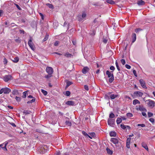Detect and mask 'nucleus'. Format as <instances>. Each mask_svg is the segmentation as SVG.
Masks as SVG:
<instances>
[{
  "label": "nucleus",
  "mask_w": 155,
  "mask_h": 155,
  "mask_svg": "<svg viewBox=\"0 0 155 155\" xmlns=\"http://www.w3.org/2000/svg\"><path fill=\"white\" fill-rule=\"evenodd\" d=\"M35 98H33L30 101H28L27 102V103L28 104L32 103L33 102H35Z\"/></svg>",
  "instance_id": "nucleus-27"
},
{
  "label": "nucleus",
  "mask_w": 155,
  "mask_h": 155,
  "mask_svg": "<svg viewBox=\"0 0 155 155\" xmlns=\"http://www.w3.org/2000/svg\"><path fill=\"white\" fill-rule=\"evenodd\" d=\"M8 108H9V109H13V107L12 106H8Z\"/></svg>",
  "instance_id": "nucleus-64"
},
{
  "label": "nucleus",
  "mask_w": 155,
  "mask_h": 155,
  "mask_svg": "<svg viewBox=\"0 0 155 155\" xmlns=\"http://www.w3.org/2000/svg\"><path fill=\"white\" fill-rule=\"evenodd\" d=\"M121 127L123 129H125L126 127L128 128H130V127L128 126H125L124 124H121L120 125Z\"/></svg>",
  "instance_id": "nucleus-18"
},
{
  "label": "nucleus",
  "mask_w": 155,
  "mask_h": 155,
  "mask_svg": "<svg viewBox=\"0 0 155 155\" xmlns=\"http://www.w3.org/2000/svg\"><path fill=\"white\" fill-rule=\"evenodd\" d=\"M41 92L43 94L46 95L47 94V92L46 91L42 89L41 90Z\"/></svg>",
  "instance_id": "nucleus-36"
},
{
  "label": "nucleus",
  "mask_w": 155,
  "mask_h": 155,
  "mask_svg": "<svg viewBox=\"0 0 155 155\" xmlns=\"http://www.w3.org/2000/svg\"><path fill=\"white\" fill-rule=\"evenodd\" d=\"M147 101H148V105L151 108H152L155 106V102L154 101L149 99Z\"/></svg>",
  "instance_id": "nucleus-4"
},
{
  "label": "nucleus",
  "mask_w": 155,
  "mask_h": 155,
  "mask_svg": "<svg viewBox=\"0 0 155 155\" xmlns=\"http://www.w3.org/2000/svg\"><path fill=\"white\" fill-rule=\"evenodd\" d=\"M66 124L68 126H71V123L68 121H66L65 122Z\"/></svg>",
  "instance_id": "nucleus-34"
},
{
  "label": "nucleus",
  "mask_w": 155,
  "mask_h": 155,
  "mask_svg": "<svg viewBox=\"0 0 155 155\" xmlns=\"http://www.w3.org/2000/svg\"><path fill=\"white\" fill-rule=\"evenodd\" d=\"M118 97V95L114 94H111L110 96V98L112 99H114Z\"/></svg>",
  "instance_id": "nucleus-23"
},
{
  "label": "nucleus",
  "mask_w": 155,
  "mask_h": 155,
  "mask_svg": "<svg viewBox=\"0 0 155 155\" xmlns=\"http://www.w3.org/2000/svg\"><path fill=\"white\" fill-rule=\"evenodd\" d=\"M12 79V77L10 75H5L3 77V80L6 82H8Z\"/></svg>",
  "instance_id": "nucleus-5"
},
{
  "label": "nucleus",
  "mask_w": 155,
  "mask_h": 155,
  "mask_svg": "<svg viewBox=\"0 0 155 155\" xmlns=\"http://www.w3.org/2000/svg\"><path fill=\"white\" fill-rule=\"evenodd\" d=\"M58 22H54L53 23V26L54 28H56L58 26Z\"/></svg>",
  "instance_id": "nucleus-30"
},
{
  "label": "nucleus",
  "mask_w": 155,
  "mask_h": 155,
  "mask_svg": "<svg viewBox=\"0 0 155 155\" xmlns=\"http://www.w3.org/2000/svg\"><path fill=\"white\" fill-rule=\"evenodd\" d=\"M128 118H130L132 117L133 116V114L130 113H128L126 114Z\"/></svg>",
  "instance_id": "nucleus-28"
},
{
  "label": "nucleus",
  "mask_w": 155,
  "mask_h": 155,
  "mask_svg": "<svg viewBox=\"0 0 155 155\" xmlns=\"http://www.w3.org/2000/svg\"><path fill=\"white\" fill-rule=\"evenodd\" d=\"M115 64L118 70L120 71V68L119 67L117 61H116Z\"/></svg>",
  "instance_id": "nucleus-32"
},
{
  "label": "nucleus",
  "mask_w": 155,
  "mask_h": 155,
  "mask_svg": "<svg viewBox=\"0 0 155 155\" xmlns=\"http://www.w3.org/2000/svg\"><path fill=\"white\" fill-rule=\"evenodd\" d=\"M139 82L142 87L143 88L147 89V87L146 85L145 82L142 79H140L139 80Z\"/></svg>",
  "instance_id": "nucleus-7"
},
{
  "label": "nucleus",
  "mask_w": 155,
  "mask_h": 155,
  "mask_svg": "<svg viewBox=\"0 0 155 155\" xmlns=\"http://www.w3.org/2000/svg\"><path fill=\"white\" fill-rule=\"evenodd\" d=\"M114 114L112 113H111L109 115V117L110 118H113L114 117Z\"/></svg>",
  "instance_id": "nucleus-40"
},
{
  "label": "nucleus",
  "mask_w": 155,
  "mask_h": 155,
  "mask_svg": "<svg viewBox=\"0 0 155 155\" xmlns=\"http://www.w3.org/2000/svg\"><path fill=\"white\" fill-rule=\"evenodd\" d=\"M149 120L152 123H153L154 121V120L153 118H151L149 119Z\"/></svg>",
  "instance_id": "nucleus-55"
},
{
  "label": "nucleus",
  "mask_w": 155,
  "mask_h": 155,
  "mask_svg": "<svg viewBox=\"0 0 155 155\" xmlns=\"http://www.w3.org/2000/svg\"><path fill=\"white\" fill-rule=\"evenodd\" d=\"M48 38V35H46L45 36V38L43 40V41H46L47 40Z\"/></svg>",
  "instance_id": "nucleus-45"
},
{
  "label": "nucleus",
  "mask_w": 155,
  "mask_h": 155,
  "mask_svg": "<svg viewBox=\"0 0 155 155\" xmlns=\"http://www.w3.org/2000/svg\"><path fill=\"white\" fill-rule=\"evenodd\" d=\"M12 94L14 95H17L18 94V91L16 89H14L12 91Z\"/></svg>",
  "instance_id": "nucleus-26"
},
{
  "label": "nucleus",
  "mask_w": 155,
  "mask_h": 155,
  "mask_svg": "<svg viewBox=\"0 0 155 155\" xmlns=\"http://www.w3.org/2000/svg\"><path fill=\"white\" fill-rule=\"evenodd\" d=\"M143 95V93L141 91H136L134 93V96L136 97H141Z\"/></svg>",
  "instance_id": "nucleus-6"
},
{
  "label": "nucleus",
  "mask_w": 155,
  "mask_h": 155,
  "mask_svg": "<svg viewBox=\"0 0 155 155\" xmlns=\"http://www.w3.org/2000/svg\"><path fill=\"white\" fill-rule=\"evenodd\" d=\"M53 54H57L58 55H62V54H61V53H58V52H54V53H53Z\"/></svg>",
  "instance_id": "nucleus-62"
},
{
  "label": "nucleus",
  "mask_w": 155,
  "mask_h": 155,
  "mask_svg": "<svg viewBox=\"0 0 155 155\" xmlns=\"http://www.w3.org/2000/svg\"><path fill=\"white\" fill-rule=\"evenodd\" d=\"M140 101L137 99H135L133 101V104L134 105H136L137 104H140Z\"/></svg>",
  "instance_id": "nucleus-22"
},
{
  "label": "nucleus",
  "mask_w": 155,
  "mask_h": 155,
  "mask_svg": "<svg viewBox=\"0 0 155 155\" xmlns=\"http://www.w3.org/2000/svg\"><path fill=\"white\" fill-rule=\"evenodd\" d=\"M2 149L4 150L5 151H7V150L6 147H2Z\"/></svg>",
  "instance_id": "nucleus-58"
},
{
  "label": "nucleus",
  "mask_w": 155,
  "mask_h": 155,
  "mask_svg": "<svg viewBox=\"0 0 155 155\" xmlns=\"http://www.w3.org/2000/svg\"><path fill=\"white\" fill-rule=\"evenodd\" d=\"M121 62L123 65H124L125 64V61L124 59H122L120 60Z\"/></svg>",
  "instance_id": "nucleus-42"
},
{
  "label": "nucleus",
  "mask_w": 155,
  "mask_h": 155,
  "mask_svg": "<svg viewBox=\"0 0 155 155\" xmlns=\"http://www.w3.org/2000/svg\"><path fill=\"white\" fill-rule=\"evenodd\" d=\"M3 12L2 10H0V17L2 15Z\"/></svg>",
  "instance_id": "nucleus-59"
},
{
  "label": "nucleus",
  "mask_w": 155,
  "mask_h": 155,
  "mask_svg": "<svg viewBox=\"0 0 155 155\" xmlns=\"http://www.w3.org/2000/svg\"><path fill=\"white\" fill-rule=\"evenodd\" d=\"M82 133L86 137H87V136H88V134L85 132L83 131Z\"/></svg>",
  "instance_id": "nucleus-39"
},
{
  "label": "nucleus",
  "mask_w": 155,
  "mask_h": 155,
  "mask_svg": "<svg viewBox=\"0 0 155 155\" xmlns=\"http://www.w3.org/2000/svg\"><path fill=\"white\" fill-rule=\"evenodd\" d=\"M15 99L16 100L18 101L19 102L21 101V98L19 97H18L17 96H16L15 98Z\"/></svg>",
  "instance_id": "nucleus-44"
},
{
  "label": "nucleus",
  "mask_w": 155,
  "mask_h": 155,
  "mask_svg": "<svg viewBox=\"0 0 155 155\" xmlns=\"http://www.w3.org/2000/svg\"><path fill=\"white\" fill-rule=\"evenodd\" d=\"M7 62H8V61H7V59L6 58H4L3 59L4 64H7Z\"/></svg>",
  "instance_id": "nucleus-47"
},
{
  "label": "nucleus",
  "mask_w": 155,
  "mask_h": 155,
  "mask_svg": "<svg viewBox=\"0 0 155 155\" xmlns=\"http://www.w3.org/2000/svg\"><path fill=\"white\" fill-rule=\"evenodd\" d=\"M142 29L140 28H136V29H135V31L137 33L138 32H139Z\"/></svg>",
  "instance_id": "nucleus-46"
},
{
  "label": "nucleus",
  "mask_w": 155,
  "mask_h": 155,
  "mask_svg": "<svg viewBox=\"0 0 155 155\" xmlns=\"http://www.w3.org/2000/svg\"><path fill=\"white\" fill-rule=\"evenodd\" d=\"M46 71L48 74L49 75H51L53 72V70L51 67H47L46 68Z\"/></svg>",
  "instance_id": "nucleus-9"
},
{
  "label": "nucleus",
  "mask_w": 155,
  "mask_h": 155,
  "mask_svg": "<svg viewBox=\"0 0 155 155\" xmlns=\"http://www.w3.org/2000/svg\"><path fill=\"white\" fill-rule=\"evenodd\" d=\"M84 88L87 91L89 90L88 87L87 85H84Z\"/></svg>",
  "instance_id": "nucleus-51"
},
{
  "label": "nucleus",
  "mask_w": 155,
  "mask_h": 155,
  "mask_svg": "<svg viewBox=\"0 0 155 155\" xmlns=\"http://www.w3.org/2000/svg\"><path fill=\"white\" fill-rule=\"evenodd\" d=\"M66 83H67V85H66V87H68L69 86H70V85H71V84H72V83L71 82L68 81H67Z\"/></svg>",
  "instance_id": "nucleus-29"
},
{
  "label": "nucleus",
  "mask_w": 155,
  "mask_h": 155,
  "mask_svg": "<svg viewBox=\"0 0 155 155\" xmlns=\"http://www.w3.org/2000/svg\"><path fill=\"white\" fill-rule=\"evenodd\" d=\"M59 44V42L58 41H56L54 43V45L55 46H57Z\"/></svg>",
  "instance_id": "nucleus-56"
},
{
  "label": "nucleus",
  "mask_w": 155,
  "mask_h": 155,
  "mask_svg": "<svg viewBox=\"0 0 155 155\" xmlns=\"http://www.w3.org/2000/svg\"><path fill=\"white\" fill-rule=\"evenodd\" d=\"M90 135L93 137H94L95 136V134L94 133H90Z\"/></svg>",
  "instance_id": "nucleus-50"
},
{
  "label": "nucleus",
  "mask_w": 155,
  "mask_h": 155,
  "mask_svg": "<svg viewBox=\"0 0 155 155\" xmlns=\"http://www.w3.org/2000/svg\"><path fill=\"white\" fill-rule=\"evenodd\" d=\"M114 120L111 119H109L108 120V124L110 126L113 127L114 123Z\"/></svg>",
  "instance_id": "nucleus-11"
},
{
  "label": "nucleus",
  "mask_w": 155,
  "mask_h": 155,
  "mask_svg": "<svg viewBox=\"0 0 155 155\" xmlns=\"http://www.w3.org/2000/svg\"><path fill=\"white\" fill-rule=\"evenodd\" d=\"M46 5L48 6L49 8H53V5L51 4H50L49 3H47L46 4Z\"/></svg>",
  "instance_id": "nucleus-35"
},
{
  "label": "nucleus",
  "mask_w": 155,
  "mask_h": 155,
  "mask_svg": "<svg viewBox=\"0 0 155 155\" xmlns=\"http://www.w3.org/2000/svg\"><path fill=\"white\" fill-rule=\"evenodd\" d=\"M147 114L149 117H150L153 115V114L150 112H148Z\"/></svg>",
  "instance_id": "nucleus-38"
},
{
  "label": "nucleus",
  "mask_w": 155,
  "mask_h": 155,
  "mask_svg": "<svg viewBox=\"0 0 155 155\" xmlns=\"http://www.w3.org/2000/svg\"><path fill=\"white\" fill-rule=\"evenodd\" d=\"M106 2L110 4L111 5H114L115 4V2L113 0H107Z\"/></svg>",
  "instance_id": "nucleus-20"
},
{
  "label": "nucleus",
  "mask_w": 155,
  "mask_h": 155,
  "mask_svg": "<svg viewBox=\"0 0 155 155\" xmlns=\"http://www.w3.org/2000/svg\"><path fill=\"white\" fill-rule=\"evenodd\" d=\"M39 14L41 17L42 20H44V18L43 15L41 13H39Z\"/></svg>",
  "instance_id": "nucleus-41"
},
{
  "label": "nucleus",
  "mask_w": 155,
  "mask_h": 155,
  "mask_svg": "<svg viewBox=\"0 0 155 155\" xmlns=\"http://www.w3.org/2000/svg\"><path fill=\"white\" fill-rule=\"evenodd\" d=\"M136 109L137 110H140L141 111H144L146 112L147 110L145 109L143 105H139V107H136Z\"/></svg>",
  "instance_id": "nucleus-8"
},
{
  "label": "nucleus",
  "mask_w": 155,
  "mask_h": 155,
  "mask_svg": "<svg viewBox=\"0 0 155 155\" xmlns=\"http://www.w3.org/2000/svg\"><path fill=\"white\" fill-rule=\"evenodd\" d=\"M120 139L119 138H111L110 139V141L111 142L115 144L118 143Z\"/></svg>",
  "instance_id": "nucleus-10"
},
{
  "label": "nucleus",
  "mask_w": 155,
  "mask_h": 155,
  "mask_svg": "<svg viewBox=\"0 0 155 155\" xmlns=\"http://www.w3.org/2000/svg\"><path fill=\"white\" fill-rule=\"evenodd\" d=\"M110 70L114 71L115 70V68L114 66H112L110 67Z\"/></svg>",
  "instance_id": "nucleus-54"
},
{
  "label": "nucleus",
  "mask_w": 155,
  "mask_h": 155,
  "mask_svg": "<svg viewBox=\"0 0 155 155\" xmlns=\"http://www.w3.org/2000/svg\"><path fill=\"white\" fill-rule=\"evenodd\" d=\"M110 135L111 137H115L116 135V133L114 131H111L110 133Z\"/></svg>",
  "instance_id": "nucleus-19"
},
{
  "label": "nucleus",
  "mask_w": 155,
  "mask_h": 155,
  "mask_svg": "<svg viewBox=\"0 0 155 155\" xmlns=\"http://www.w3.org/2000/svg\"><path fill=\"white\" fill-rule=\"evenodd\" d=\"M89 70V68L88 67H85L82 69V72L84 74H86Z\"/></svg>",
  "instance_id": "nucleus-12"
},
{
  "label": "nucleus",
  "mask_w": 155,
  "mask_h": 155,
  "mask_svg": "<svg viewBox=\"0 0 155 155\" xmlns=\"http://www.w3.org/2000/svg\"><path fill=\"white\" fill-rule=\"evenodd\" d=\"M121 122H122V119L121 118H119V117H118L117 118V120H116V122H117V124H120V123H121Z\"/></svg>",
  "instance_id": "nucleus-25"
},
{
  "label": "nucleus",
  "mask_w": 155,
  "mask_h": 155,
  "mask_svg": "<svg viewBox=\"0 0 155 155\" xmlns=\"http://www.w3.org/2000/svg\"><path fill=\"white\" fill-rule=\"evenodd\" d=\"M106 150L107 151V153L110 154V155H112L113 154V151L110 150V149L107 148H106Z\"/></svg>",
  "instance_id": "nucleus-21"
},
{
  "label": "nucleus",
  "mask_w": 155,
  "mask_h": 155,
  "mask_svg": "<svg viewBox=\"0 0 155 155\" xmlns=\"http://www.w3.org/2000/svg\"><path fill=\"white\" fill-rule=\"evenodd\" d=\"M142 114L143 116H144L145 117H147V115L145 112H142Z\"/></svg>",
  "instance_id": "nucleus-49"
},
{
  "label": "nucleus",
  "mask_w": 155,
  "mask_h": 155,
  "mask_svg": "<svg viewBox=\"0 0 155 155\" xmlns=\"http://www.w3.org/2000/svg\"><path fill=\"white\" fill-rule=\"evenodd\" d=\"M33 39L31 37H30V39L28 42V44L31 48L33 51L35 50V47L34 43L32 42Z\"/></svg>",
  "instance_id": "nucleus-2"
},
{
  "label": "nucleus",
  "mask_w": 155,
  "mask_h": 155,
  "mask_svg": "<svg viewBox=\"0 0 155 155\" xmlns=\"http://www.w3.org/2000/svg\"><path fill=\"white\" fill-rule=\"evenodd\" d=\"M113 71H107L106 72V74L107 75L108 78H109V81L110 83H111L114 80V78L113 74L111 73Z\"/></svg>",
  "instance_id": "nucleus-1"
},
{
  "label": "nucleus",
  "mask_w": 155,
  "mask_h": 155,
  "mask_svg": "<svg viewBox=\"0 0 155 155\" xmlns=\"http://www.w3.org/2000/svg\"><path fill=\"white\" fill-rule=\"evenodd\" d=\"M138 126H141L142 127H144L145 126V125L143 124H138L137 125Z\"/></svg>",
  "instance_id": "nucleus-43"
},
{
  "label": "nucleus",
  "mask_w": 155,
  "mask_h": 155,
  "mask_svg": "<svg viewBox=\"0 0 155 155\" xmlns=\"http://www.w3.org/2000/svg\"><path fill=\"white\" fill-rule=\"evenodd\" d=\"M86 14L85 13H83L82 14L81 17L83 19L86 16Z\"/></svg>",
  "instance_id": "nucleus-48"
},
{
  "label": "nucleus",
  "mask_w": 155,
  "mask_h": 155,
  "mask_svg": "<svg viewBox=\"0 0 155 155\" xmlns=\"http://www.w3.org/2000/svg\"><path fill=\"white\" fill-rule=\"evenodd\" d=\"M125 67L128 69H130L131 68V66L130 65L127 64L125 65Z\"/></svg>",
  "instance_id": "nucleus-53"
},
{
  "label": "nucleus",
  "mask_w": 155,
  "mask_h": 155,
  "mask_svg": "<svg viewBox=\"0 0 155 155\" xmlns=\"http://www.w3.org/2000/svg\"><path fill=\"white\" fill-rule=\"evenodd\" d=\"M71 94V92L70 91H66L65 95L67 96H69Z\"/></svg>",
  "instance_id": "nucleus-37"
},
{
  "label": "nucleus",
  "mask_w": 155,
  "mask_h": 155,
  "mask_svg": "<svg viewBox=\"0 0 155 155\" xmlns=\"http://www.w3.org/2000/svg\"><path fill=\"white\" fill-rule=\"evenodd\" d=\"M51 75L48 74V75L45 76V78H48L51 77Z\"/></svg>",
  "instance_id": "nucleus-57"
},
{
  "label": "nucleus",
  "mask_w": 155,
  "mask_h": 155,
  "mask_svg": "<svg viewBox=\"0 0 155 155\" xmlns=\"http://www.w3.org/2000/svg\"><path fill=\"white\" fill-rule=\"evenodd\" d=\"M28 98H32V99L33 98H34V97H33V96H32L30 95L29 96H28Z\"/></svg>",
  "instance_id": "nucleus-63"
},
{
  "label": "nucleus",
  "mask_w": 155,
  "mask_h": 155,
  "mask_svg": "<svg viewBox=\"0 0 155 155\" xmlns=\"http://www.w3.org/2000/svg\"><path fill=\"white\" fill-rule=\"evenodd\" d=\"M131 138L128 137L127 138L126 142V147L128 148H130V144Z\"/></svg>",
  "instance_id": "nucleus-13"
},
{
  "label": "nucleus",
  "mask_w": 155,
  "mask_h": 155,
  "mask_svg": "<svg viewBox=\"0 0 155 155\" xmlns=\"http://www.w3.org/2000/svg\"><path fill=\"white\" fill-rule=\"evenodd\" d=\"M19 59L18 57H16L14 58V60H13L14 62L16 63L17 62L19 61Z\"/></svg>",
  "instance_id": "nucleus-33"
},
{
  "label": "nucleus",
  "mask_w": 155,
  "mask_h": 155,
  "mask_svg": "<svg viewBox=\"0 0 155 155\" xmlns=\"http://www.w3.org/2000/svg\"><path fill=\"white\" fill-rule=\"evenodd\" d=\"M11 91V90L8 87L2 88L1 89H0V94H1L3 93L5 94H8Z\"/></svg>",
  "instance_id": "nucleus-3"
},
{
  "label": "nucleus",
  "mask_w": 155,
  "mask_h": 155,
  "mask_svg": "<svg viewBox=\"0 0 155 155\" xmlns=\"http://www.w3.org/2000/svg\"><path fill=\"white\" fill-rule=\"evenodd\" d=\"M142 146L144 148L147 150H148V149L147 146L144 143H142Z\"/></svg>",
  "instance_id": "nucleus-24"
},
{
  "label": "nucleus",
  "mask_w": 155,
  "mask_h": 155,
  "mask_svg": "<svg viewBox=\"0 0 155 155\" xmlns=\"http://www.w3.org/2000/svg\"><path fill=\"white\" fill-rule=\"evenodd\" d=\"M133 74H134V76L137 77V75L136 73V71L135 70H134L133 71Z\"/></svg>",
  "instance_id": "nucleus-52"
},
{
  "label": "nucleus",
  "mask_w": 155,
  "mask_h": 155,
  "mask_svg": "<svg viewBox=\"0 0 155 155\" xmlns=\"http://www.w3.org/2000/svg\"><path fill=\"white\" fill-rule=\"evenodd\" d=\"M137 3L139 5H143L144 4L145 2L143 0H140V1H138L137 2Z\"/></svg>",
  "instance_id": "nucleus-17"
},
{
  "label": "nucleus",
  "mask_w": 155,
  "mask_h": 155,
  "mask_svg": "<svg viewBox=\"0 0 155 155\" xmlns=\"http://www.w3.org/2000/svg\"><path fill=\"white\" fill-rule=\"evenodd\" d=\"M27 91H25L23 93V95L22 96V97L23 98H25V97H26L27 93Z\"/></svg>",
  "instance_id": "nucleus-31"
},
{
  "label": "nucleus",
  "mask_w": 155,
  "mask_h": 155,
  "mask_svg": "<svg viewBox=\"0 0 155 155\" xmlns=\"http://www.w3.org/2000/svg\"><path fill=\"white\" fill-rule=\"evenodd\" d=\"M64 56L68 58H71L73 57V55L68 52H67L64 54Z\"/></svg>",
  "instance_id": "nucleus-16"
},
{
  "label": "nucleus",
  "mask_w": 155,
  "mask_h": 155,
  "mask_svg": "<svg viewBox=\"0 0 155 155\" xmlns=\"http://www.w3.org/2000/svg\"><path fill=\"white\" fill-rule=\"evenodd\" d=\"M20 32L21 33H23V34L25 33V31L23 30H20Z\"/></svg>",
  "instance_id": "nucleus-60"
},
{
  "label": "nucleus",
  "mask_w": 155,
  "mask_h": 155,
  "mask_svg": "<svg viewBox=\"0 0 155 155\" xmlns=\"http://www.w3.org/2000/svg\"><path fill=\"white\" fill-rule=\"evenodd\" d=\"M66 104L68 105H74V102L72 101H69L66 102Z\"/></svg>",
  "instance_id": "nucleus-14"
},
{
  "label": "nucleus",
  "mask_w": 155,
  "mask_h": 155,
  "mask_svg": "<svg viewBox=\"0 0 155 155\" xmlns=\"http://www.w3.org/2000/svg\"><path fill=\"white\" fill-rule=\"evenodd\" d=\"M132 42L134 43L136 39V35L135 33H133L132 35Z\"/></svg>",
  "instance_id": "nucleus-15"
},
{
  "label": "nucleus",
  "mask_w": 155,
  "mask_h": 155,
  "mask_svg": "<svg viewBox=\"0 0 155 155\" xmlns=\"http://www.w3.org/2000/svg\"><path fill=\"white\" fill-rule=\"evenodd\" d=\"M122 119V120H125L127 118L124 117H121V118Z\"/></svg>",
  "instance_id": "nucleus-61"
}]
</instances>
